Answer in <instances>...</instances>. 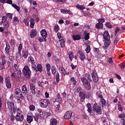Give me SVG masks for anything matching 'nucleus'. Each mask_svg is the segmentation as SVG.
I'll return each instance as SVG.
<instances>
[{
  "label": "nucleus",
  "instance_id": "1",
  "mask_svg": "<svg viewBox=\"0 0 125 125\" xmlns=\"http://www.w3.org/2000/svg\"><path fill=\"white\" fill-rule=\"evenodd\" d=\"M15 95L16 97H17V99L18 100V102L21 103L24 99V96L23 94L21 93V90L20 88H17L15 91Z\"/></svg>",
  "mask_w": 125,
  "mask_h": 125
},
{
  "label": "nucleus",
  "instance_id": "2",
  "mask_svg": "<svg viewBox=\"0 0 125 125\" xmlns=\"http://www.w3.org/2000/svg\"><path fill=\"white\" fill-rule=\"evenodd\" d=\"M103 40L105 46H108L111 43L110 41V35L108 32H104L103 34Z\"/></svg>",
  "mask_w": 125,
  "mask_h": 125
},
{
  "label": "nucleus",
  "instance_id": "3",
  "mask_svg": "<svg viewBox=\"0 0 125 125\" xmlns=\"http://www.w3.org/2000/svg\"><path fill=\"white\" fill-rule=\"evenodd\" d=\"M81 81L83 83V86L85 87V88H86V89L87 90H90V89H91V85L90 84V83L88 82L85 77L81 78Z\"/></svg>",
  "mask_w": 125,
  "mask_h": 125
},
{
  "label": "nucleus",
  "instance_id": "4",
  "mask_svg": "<svg viewBox=\"0 0 125 125\" xmlns=\"http://www.w3.org/2000/svg\"><path fill=\"white\" fill-rule=\"evenodd\" d=\"M22 73L26 78V79H29L31 76V70H30V68L28 67V65H25L22 70Z\"/></svg>",
  "mask_w": 125,
  "mask_h": 125
},
{
  "label": "nucleus",
  "instance_id": "5",
  "mask_svg": "<svg viewBox=\"0 0 125 125\" xmlns=\"http://www.w3.org/2000/svg\"><path fill=\"white\" fill-rule=\"evenodd\" d=\"M40 106L41 108H46L49 104V100L46 99H41L40 101Z\"/></svg>",
  "mask_w": 125,
  "mask_h": 125
},
{
  "label": "nucleus",
  "instance_id": "6",
  "mask_svg": "<svg viewBox=\"0 0 125 125\" xmlns=\"http://www.w3.org/2000/svg\"><path fill=\"white\" fill-rule=\"evenodd\" d=\"M93 108V109L95 111H96L97 114H98L99 115H101V114H102V110H101V107L98 106V104H94Z\"/></svg>",
  "mask_w": 125,
  "mask_h": 125
},
{
  "label": "nucleus",
  "instance_id": "7",
  "mask_svg": "<svg viewBox=\"0 0 125 125\" xmlns=\"http://www.w3.org/2000/svg\"><path fill=\"white\" fill-rule=\"evenodd\" d=\"M91 76L94 83L98 82L99 79L98 78V75H97V73H96V70H93L91 73Z\"/></svg>",
  "mask_w": 125,
  "mask_h": 125
},
{
  "label": "nucleus",
  "instance_id": "8",
  "mask_svg": "<svg viewBox=\"0 0 125 125\" xmlns=\"http://www.w3.org/2000/svg\"><path fill=\"white\" fill-rule=\"evenodd\" d=\"M33 118L34 119V120L35 122H39V121H41V120H42V119L44 118V116H42V115H40L38 114V113L35 114V115H33Z\"/></svg>",
  "mask_w": 125,
  "mask_h": 125
},
{
  "label": "nucleus",
  "instance_id": "9",
  "mask_svg": "<svg viewBox=\"0 0 125 125\" xmlns=\"http://www.w3.org/2000/svg\"><path fill=\"white\" fill-rule=\"evenodd\" d=\"M15 119L16 121L18 122H23V120H24V116H23L22 114H17L15 116Z\"/></svg>",
  "mask_w": 125,
  "mask_h": 125
},
{
  "label": "nucleus",
  "instance_id": "10",
  "mask_svg": "<svg viewBox=\"0 0 125 125\" xmlns=\"http://www.w3.org/2000/svg\"><path fill=\"white\" fill-rule=\"evenodd\" d=\"M5 81L7 88H11V82H10V77L8 76L5 78Z\"/></svg>",
  "mask_w": 125,
  "mask_h": 125
},
{
  "label": "nucleus",
  "instance_id": "11",
  "mask_svg": "<svg viewBox=\"0 0 125 125\" xmlns=\"http://www.w3.org/2000/svg\"><path fill=\"white\" fill-rule=\"evenodd\" d=\"M7 106L9 110H11V111H14V103H13V102H7Z\"/></svg>",
  "mask_w": 125,
  "mask_h": 125
},
{
  "label": "nucleus",
  "instance_id": "12",
  "mask_svg": "<svg viewBox=\"0 0 125 125\" xmlns=\"http://www.w3.org/2000/svg\"><path fill=\"white\" fill-rule=\"evenodd\" d=\"M61 12L62 13L64 14H69V15H73V12L70 11V10H68L66 8L61 9Z\"/></svg>",
  "mask_w": 125,
  "mask_h": 125
},
{
  "label": "nucleus",
  "instance_id": "13",
  "mask_svg": "<svg viewBox=\"0 0 125 125\" xmlns=\"http://www.w3.org/2000/svg\"><path fill=\"white\" fill-rule=\"evenodd\" d=\"M94 55L95 56V57H96V58H98V59H100V58L101 57V55L100 54V52H99V48H94Z\"/></svg>",
  "mask_w": 125,
  "mask_h": 125
},
{
  "label": "nucleus",
  "instance_id": "14",
  "mask_svg": "<svg viewBox=\"0 0 125 125\" xmlns=\"http://www.w3.org/2000/svg\"><path fill=\"white\" fill-rule=\"evenodd\" d=\"M10 53V45H9V43H6V47L5 48V53L6 55H9V53Z\"/></svg>",
  "mask_w": 125,
  "mask_h": 125
},
{
  "label": "nucleus",
  "instance_id": "15",
  "mask_svg": "<svg viewBox=\"0 0 125 125\" xmlns=\"http://www.w3.org/2000/svg\"><path fill=\"white\" fill-rule=\"evenodd\" d=\"M57 43L59 47H64L65 46V40L64 39L60 40L58 41Z\"/></svg>",
  "mask_w": 125,
  "mask_h": 125
},
{
  "label": "nucleus",
  "instance_id": "16",
  "mask_svg": "<svg viewBox=\"0 0 125 125\" xmlns=\"http://www.w3.org/2000/svg\"><path fill=\"white\" fill-rule=\"evenodd\" d=\"M73 114V112L71 111L66 112L64 116V119H66V120H69V119H70L72 117V114Z\"/></svg>",
  "mask_w": 125,
  "mask_h": 125
},
{
  "label": "nucleus",
  "instance_id": "17",
  "mask_svg": "<svg viewBox=\"0 0 125 125\" xmlns=\"http://www.w3.org/2000/svg\"><path fill=\"white\" fill-rule=\"evenodd\" d=\"M30 87L31 93H32L33 95L36 94V86H35V84L30 83Z\"/></svg>",
  "mask_w": 125,
  "mask_h": 125
},
{
  "label": "nucleus",
  "instance_id": "18",
  "mask_svg": "<svg viewBox=\"0 0 125 125\" xmlns=\"http://www.w3.org/2000/svg\"><path fill=\"white\" fill-rule=\"evenodd\" d=\"M21 92L23 95H26L28 93V90H27V86L23 85L21 86Z\"/></svg>",
  "mask_w": 125,
  "mask_h": 125
},
{
  "label": "nucleus",
  "instance_id": "19",
  "mask_svg": "<svg viewBox=\"0 0 125 125\" xmlns=\"http://www.w3.org/2000/svg\"><path fill=\"white\" fill-rule=\"evenodd\" d=\"M78 54H79V57L81 61H83L85 59V55L83 52L81 51H78Z\"/></svg>",
  "mask_w": 125,
  "mask_h": 125
},
{
  "label": "nucleus",
  "instance_id": "20",
  "mask_svg": "<svg viewBox=\"0 0 125 125\" xmlns=\"http://www.w3.org/2000/svg\"><path fill=\"white\" fill-rule=\"evenodd\" d=\"M34 119V117L31 115H27V118H26V121L28 124H31L32 122H33Z\"/></svg>",
  "mask_w": 125,
  "mask_h": 125
},
{
  "label": "nucleus",
  "instance_id": "21",
  "mask_svg": "<svg viewBox=\"0 0 125 125\" xmlns=\"http://www.w3.org/2000/svg\"><path fill=\"white\" fill-rule=\"evenodd\" d=\"M28 53L27 50H23L22 51V56L25 59H27V58L28 57Z\"/></svg>",
  "mask_w": 125,
  "mask_h": 125
},
{
  "label": "nucleus",
  "instance_id": "22",
  "mask_svg": "<svg viewBox=\"0 0 125 125\" xmlns=\"http://www.w3.org/2000/svg\"><path fill=\"white\" fill-rule=\"evenodd\" d=\"M59 70L62 75H65V74H66V70H65V69L62 66L59 67Z\"/></svg>",
  "mask_w": 125,
  "mask_h": 125
},
{
  "label": "nucleus",
  "instance_id": "23",
  "mask_svg": "<svg viewBox=\"0 0 125 125\" xmlns=\"http://www.w3.org/2000/svg\"><path fill=\"white\" fill-rule=\"evenodd\" d=\"M50 125H57V120L54 118H52L50 120Z\"/></svg>",
  "mask_w": 125,
  "mask_h": 125
},
{
  "label": "nucleus",
  "instance_id": "24",
  "mask_svg": "<svg viewBox=\"0 0 125 125\" xmlns=\"http://www.w3.org/2000/svg\"><path fill=\"white\" fill-rule=\"evenodd\" d=\"M30 28L31 29H33L34 28V26H35V24H36V22H35V20L34 19L31 18L30 20Z\"/></svg>",
  "mask_w": 125,
  "mask_h": 125
},
{
  "label": "nucleus",
  "instance_id": "25",
  "mask_svg": "<svg viewBox=\"0 0 125 125\" xmlns=\"http://www.w3.org/2000/svg\"><path fill=\"white\" fill-rule=\"evenodd\" d=\"M55 100L56 102H61V101L62 100V98H61V96L60 95V94L58 93L56 96V98H55Z\"/></svg>",
  "mask_w": 125,
  "mask_h": 125
},
{
  "label": "nucleus",
  "instance_id": "26",
  "mask_svg": "<svg viewBox=\"0 0 125 125\" xmlns=\"http://www.w3.org/2000/svg\"><path fill=\"white\" fill-rule=\"evenodd\" d=\"M86 107L87 108V111L88 113H91V112H92V108H91V104L88 103L86 104Z\"/></svg>",
  "mask_w": 125,
  "mask_h": 125
},
{
  "label": "nucleus",
  "instance_id": "27",
  "mask_svg": "<svg viewBox=\"0 0 125 125\" xmlns=\"http://www.w3.org/2000/svg\"><path fill=\"white\" fill-rule=\"evenodd\" d=\"M72 38L74 41H80L81 40V36L79 35H74Z\"/></svg>",
  "mask_w": 125,
  "mask_h": 125
},
{
  "label": "nucleus",
  "instance_id": "28",
  "mask_svg": "<svg viewBox=\"0 0 125 125\" xmlns=\"http://www.w3.org/2000/svg\"><path fill=\"white\" fill-rule=\"evenodd\" d=\"M36 71L37 72H38V71H39V72H42V65L38 64L36 67Z\"/></svg>",
  "mask_w": 125,
  "mask_h": 125
},
{
  "label": "nucleus",
  "instance_id": "29",
  "mask_svg": "<svg viewBox=\"0 0 125 125\" xmlns=\"http://www.w3.org/2000/svg\"><path fill=\"white\" fill-rule=\"evenodd\" d=\"M77 8L78 9H80V10H84V9H85V7L83 5H80V4H77L76 5Z\"/></svg>",
  "mask_w": 125,
  "mask_h": 125
},
{
  "label": "nucleus",
  "instance_id": "30",
  "mask_svg": "<svg viewBox=\"0 0 125 125\" xmlns=\"http://www.w3.org/2000/svg\"><path fill=\"white\" fill-rule=\"evenodd\" d=\"M51 72H52V74L53 75H55V74H56L57 69H56V67H55V66H54V65L52 66Z\"/></svg>",
  "mask_w": 125,
  "mask_h": 125
},
{
  "label": "nucleus",
  "instance_id": "31",
  "mask_svg": "<svg viewBox=\"0 0 125 125\" xmlns=\"http://www.w3.org/2000/svg\"><path fill=\"white\" fill-rule=\"evenodd\" d=\"M68 55L70 61H73V59H74V53L70 51L68 53Z\"/></svg>",
  "mask_w": 125,
  "mask_h": 125
},
{
  "label": "nucleus",
  "instance_id": "32",
  "mask_svg": "<svg viewBox=\"0 0 125 125\" xmlns=\"http://www.w3.org/2000/svg\"><path fill=\"white\" fill-rule=\"evenodd\" d=\"M41 36H42V37L43 38L45 42L46 41L45 39L46 38V37H47V32H41Z\"/></svg>",
  "mask_w": 125,
  "mask_h": 125
},
{
  "label": "nucleus",
  "instance_id": "33",
  "mask_svg": "<svg viewBox=\"0 0 125 125\" xmlns=\"http://www.w3.org/2000/svg\"><path fill=\"white\" fill-rule=\"evenodd\" d=\"M37 112L39 113H38V115H40L42 116V117H44V113L42 112V110L41 108H39L37 109Z\"/></svg>",
  "mask_w": 125,
  "mask_h": 125
},
{
  "label": "nucleus",
  "instance_id": "34",
  "mask_svg": "<svg viewBox=\"0 0 125 125\" xmlns=\"http://www.w3.org/2000/svg\"><path fill=\"white\" fill-rule=\"evenodd\" d=\"M70 81L73 85H76V84H77V81L76 80V79H75V77H72L70 79Z\"/></svg>",
  "mask_w": 125,
  "mask_h": 125
},
{
  "label": "nucleus",
  "instance_id": "35",
  "mask_svg": "<svg viewBox=\"0 0 125 125\" xmlns=\"http://www.w3.org/2000/svg\"><path fill=\"white\" fill-rule=\"evenodd\" d=\"M22 48H23V46H22L21 44H20L18 47V52L19 55H21V51H22Z\"/></svg>",
  "mask_w": 125,
  "mask_h": 125
},
{
  "label": "nucleus",
  "instance_id": "36",
  "mask_svg": "<svg viewBox=\"0 0 125 125\" xmlns=\"http://www.w3.org/2000/svg\"><path fill=\"white\" fill-rule=\"evenodd\" d=\"M28 62H31L32 63H36L35 62V59L33 57L30 56L28 58Z\"/></svg>",
  "mask_w": 125,
  "mask_h": 125
},
{
  "label": "nucleus",
  "instance_id": "37",
  "mask_svg": "<svg viewBox=\"0 0 125 125\" xmlns=\"http://www.w3.org/2000/svg\"><path fill=\"white\" fill-rule=\"evenodd\" d=\"M105 26L107 27V28H108L109 29H112L113 28V25H112V24L110 22H105Z\"/></svg>",
  "mask_w": 125,
  "mask_h": 125
},
{
  "label": "nucleus",
  "instance_id": "38",
  "mask_svg": "<svg viewBox=\"0 0 125 125\" xmlns=\"http://www.w3.org/2000/svg\"><path fill=\"white\" fill-rule=\"evenodd\" d=\"M1 24H3V26L5 28H8V26H9V21H3L1 22Z\"/></svg>",
  "mask_w": 125,
  "mask_h": 125
},
{
  "label": "nucleus",
  "instance_id": "39",
  "mask_svg": "<svg viewBox=\"0 0 125 125\" xmlns=\"http://www.w3.org/2000/svg\"><path fill=\"white\" fill-rule=\"evenodd\" d=\"M96 28L97 29H103V24L97 23L96 24Z\"/></svg>",
  "mask_w": 125,
  "mask_h": 125
},
{
  "label": "nucleus",
  "instance_id": "40",
  "mask_svg": "<svg viewBox=\"0 0 125 125\" xmlns=\"http://www.w3.org/2000/svg\"><path fill=\"white\" fill-rule=\"evenodd\" d=\"M85 78L89 81V82H91L92 81V79H91V76L88 73L85 74Z\"/></svg>",
  "mask_w": 125,
  "mask_h": 125
},
{
  "label": "nucleus",
  "instance_id": "41",
  "mask_svg": "<svg viewBox=\"0 0 125 125\" xmlns=\"http://www.w3.org/2000/svg\"><path fill=\"white\" fill-rule=\"evenodd\" d=\"M79 96L81 98L82 100H84V99H85V93H81L79 94Z\"/></svg>",
  "mask_w": 125,
  "mask_h": 125
},
{
  "label": "nucleus",
  "instance_id": "42",
  "mask_svg": "<svg viewBox=\"0 0 125 125\" xmlns=\"http://www.w3.org/2000/svg\"><path fill=\"white\" fill-rule=\"evenodd\" d=\"M86 59L88 61V62H90V61H91V59H92V55H87Z\"/></svg>",
  "mask_w": 125,
  "mask_h": 125
},
{
  "label": "nucleus",
  "instance_id": "43",
  "mask_svg": "<svg viewBox=\"0 0 125 125\" xmlns=\"http://www.w3.org/2000/svg\"><path fill=\"white\" fill-rule=\"evenodd\" d=\"M12 6L13 7H14L15 9H16V10H17V11H18V12H19V11H20V7L19 6H18L17 5H16L15 4H12Z\"/></svg>",
  "mask_w": 125,
  "mask_h": 125
},
{
  "label": "nucleus",
  "instance_id": "44",
  "mask_svg": "<svg viewBox=\"0 0 125 125\" xmlns=\"http://www.w3.org/2000/svg\"><path fill=\"white\" fill-rule=\"evenodd\" d=\"M84 34L85 35L84 39L85 41H87L89 39V33L84 32Z\"/></svg>",
  "mask_w": 125,
  "mask_h": 125
},
{
  "label": "nucleus",
  "instance_id": "45",
  "mask_svg": "<svg viewBox=\"0 0 125 125\" xmlns=\"http://www.w3.org/2000/svg\"><path fill=\"white\" fill-rule=\"evenodd\" d=\"M37 36V32H31L30 33V38L31 39H33Z\"/></svg>",
  "mask_w": 125,
  "mask_h": 125
},
{
  "label": "nucleus",
  "instance_id": "46",
  "mask_svg": "<svg viewBox=\"0 0 125 125\" xmlns=\"http://www.w3.org/2000/svg\"><path fill=\"white\" fill-rule=\"evenodd\" d=\"M98 22L99 24H103L105 22V19L104 18H100L98 20Z\"/></svg>",
  "mask_w": 125,
  "mask_h": 125
},
{
  "label": "nucleus",
  "instance_id": "47",
  "mask_svg": "<svg viewBox=\"0 0 125 125\" xmlns=\"http://www.w3.org/2000/svg\"><path fill=\"white\" fill-rule=\"evenodd\" d=\"M57 3H59L60 4H63L64 2H65V0H54Z\"/></svg>",
  "mask_w": 125,
  "mask_h": 125
},
{
  "label": "nucleus",
  "instance_id": "48",
  "mask_svg": "<svg viewBox=\"0 0 125 125\" xmlns=\"http://www.w3.org/2000/svg\"><path fill=\"white\" fill-rule=\"evenodd\" d=\"M13 68V71L14 72H17V71H18V69H19L18 65H17V64H15L14 65Z\"/></svg>",
  "mask_w": 125,
  "mask_h": 125
},
{
  "label": "nucleus",
  "instance_id": "49",
  "mask_svg": "<svg viewBox=\"0 0 125 125\" xmlns=\"http://www.w3.org/2000/svg\"><path fill=\"white\" fill-rule=\"evenodd\" d=\"M35 109H36V106H35V105L31 104L29 106L30 111H35Z\"/></svg>",
  "mask_w": 125,
  "mask_h": 125
},
{
  "label": "nucleus",
  "instance_id": "50",
  "mask_svg": "<svg viewBox=\"0 0 125 125\" xmlns=\"http://www.w3.org/2000/svg\"><path fill=\"white\" fill-rule=\"evenodd\" d=\"M21 70H19V71L17 72V76L18 79H21V78H22L21 77Z\"/></svg>",
  "mask_w": 125,
  "mask_h": 125
},
{
  "label": "nucleus",
  "instance_id": "51",
  "mask_svg": "<svg viewBox=\"0 0 125 125\" xmlns=\"http://www.w3.org/2000/svg\"><path fill=\"white\" fill-rule=\"evenodd\" d=\"M46 68L47 72H49L50 69H51V67L50 66V64L49 63H47L46 64Z\"/></svg>",
  "mask_w": 125,
  "mask_h": 125
},
{
  "label": "nucleus",
  "instance_id": "52",
  "mask_svg": "<svg viewBox=\"0 0 125 125\" xmlns=\"http://www.w3.org/2000/svg\"><path fill=\"white\" fill-rule=\"evenodd\" d=\"M85 51L86 53H89L90 52V46L88 45H87L85 49Z\"/></svg>",
  "mask_w": 125,
  "mask_h": 125
},
{
  "label": "nucleus",
  "instance_id": "53",
  "mask_svg": "<svg viewBox=\"0 0 125 125\" xmlns=\"http://www.w3.org/2000/svg\"><path fill=\"white\" fill-rule=\"evenodd\" d=\"M11 77L13 79H17V76L16 75V73L14 72L12 73Z\"/></svg>",
  "mask_w": 125,
  "mask_h": 125
},
{
  "label": "nucleus",
  "instance_id": "54",
  "mask_svg": "<svg viewBox=\"0 0 125 125\" xmlns=\"http://www.w3.org/2000/svg\"><path fill=\"white\" fill-rule=\"evenodd\" d=\"M14 22H15L16 24H18L19 23V20H18V18H17V17H15L14 18Z\"/></svg>",
  "mask_w": 125,
  "mask_h": 125
},
{
  "label": "nucleus",
  "instance_id": "55",
  "mask_svg": "<svg viewBox=\"0 0 125 125\" xmlns=\"http://www.w3.org/2000/svg\"><path fill=\"white\" fill-rule=\"evenodd\" d=\"M59 26L58 25H55L54 27V30H55V32H58L59 31Z\"/></svg>",
  "mask_w": 125,
  "mask_h": 125
},
{
  "label": "nucleus",
  "instance_id": "56",
  "mask_svg": "<svg viewBox=\"0 0 125 125\" xmlns=\"http://www.w3.org/2000/svg\"><path fill=\"white\" fill-rule=\"evenodd\" d=\"M57 36H58V39H59L60 40L63 38V36L62 35V34L60 32H58L57 33Z\"/></svg>",
  "mask_w": 125,
  "mask_h": 125
},
{
  "label": "nucleus",
  "instance_id": "57",
  "mask_svg": "<svg viewBox=\"0 0 125 125\" xmlns=\"http://www.w3.org/2000/svg\"><path fill=\"white\" fill-rule=\"evenodd\" d=\"M23 22L24 23L25 25H26V26H29L30 25L29 24V21H28L27 19H24L23 20Z\"/></svg>",
  "mask_w": 125,
  "mask_h": 125
},
{
  "label": "nucleus",
  "instance_id": "58",
  "mask_svg": "<svg viewBox=\"0 0 125 125\" xmlns=\"http://www.w3.org/2000/svg\"><path fill=\"white\" fill-rule=\"evenodd\" d=\"M6 21H7V17L4 16L2 18V21H1V23H2V22H5Z\"/></svg>",
  "mask_w": 125,
  "mask_h": 125
},
{
  "label": "nucleus",
  "instance_id": "59",
  "mask_svg": "<svg viewBox=\"0 0 125 125\" xmlns=\"http://www.w3.org/2000/svg\"><path fill=\"white\" fill-rule=\"evenodd\" d=\"M32 68L34 69V70H37V66L36 65L35 63H32Z\"/></svg>",
  "mask_w": 125,
  "mask_h": 125
},
{
  "label": "nucleus",
  "instance_id": "60",
  "mask_svg": "<svg viewBox=\"0 0 125 125\" xmlns=\"http://www.w3.org/2000/svg\"><path fill=\"white\" fill-rule=\"evenodd\" d=\"M7 17L8 18H10V19H12V16H13V14H10V13H8L6 14Z\"/></svg>",
  "mask_w": 125,
  "mask_h": 125
},
{
  "label": "nucleus",
  "instance_id": "61",
  "mask_svg": "<svg viewBox=\"0 0 125 125\" xmlns=\"http://www.w3.org/2000/svg\"><path fill=\"white\" fill-rule=\"evenodd\" d=\"M76 92L78 93H82V88H81V87H78L77 89Z\"/></svg>",
  "mask_w": 125,
  "mask_h": 125
},
{
  "label": "nucleus",
  "instance_id": "62",
  "mask_svg": "<svg viewBox=\"0 0 125 125\" xmlns=\"http://www.w3.org/2000/svg\"><path fill=\"white\" fill-rule=\"evenodd\" d=\"M56 81L57 83L60 81V79H59V73L58 72L56 73Z\"/></svg>",
  "mask_w": 125,
  "mask_h": 125
},
{
  "label": "nucleus",
  "instance_id": "63",
  "mask_svg": "<svg viewBox=\"0 0 125 125\" xmlns=\"http://www.w3.org/2000/svg\"><path fill=\"white\" fill-rule=\"evenodd\" d=\"M119 41H120V39H119L118 38H116L114 40V44H117V43H118V42H119Z\"/></svg>",
  "mask_w": 125,
  "mask_h": 125
},
{
  "label": "nucleus",
  "instance_id": "64",
  "mask_svg": "<svg viewBox=\"0 0 125 125\" xmlns=\"http://www.w3.org/2000/svg\"><path fill=\"white\" fill-rule=\"evenodd\" d=\"M119 117L120 118V119H122L123 118H125V114L123 113V114H119Z\"/></svg>",
  "mask_w": 125,
  "mask_h": 125
}]
</instances>
